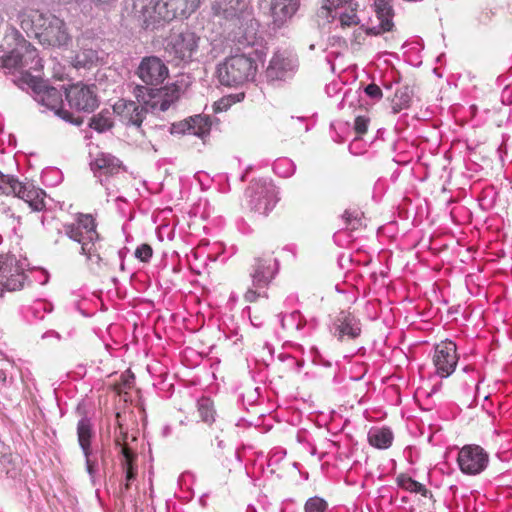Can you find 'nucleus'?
Returning <instances> with one entry per match:
<instances>
[{
  "label": "nucleus",
  "mask_w": 512,
  "mask_h": 512,
  "mask_svg": "<svg viewBox=\"0 0 512 512\" xmlns=\"http://www.w3.org/2000/svg\"><path fill=\"white\" fill-rule=\"evenodd\" d=\"M355 40H356L357 43H360V40L358 39L357 36H355Z\"/></svg>",
  "instance_id": "6e6d98bb"
},
{
  "label": "nucleus",
  "mask_w": 512,
  "mask_h": 512,
  "mask_svg": "<svg viewBox=\"0 0 512 512\" xmlns=\"http://www.w3.org/2000/svg\"><path fill=\"white\" fill-rule=\"evenodd\" d=\"M393 434L388 428L371 429L368 433L369 443L378 449H387L391 446Z\"/></svg>",
  "instance_id": "c756f323"
},
{
  "label": "nucleus",
  "mask_w": 512,
  "mask_h": 512,
  "mask_svg": "<svg viewBox=\"0 0 512 512\" xmlns=\"http://www.w3.org/2000/svg\"><path fill=\"white\" fill-rule=\"evenodd\" d=\"M355 40H356L357 43H360V40L358 39L357 36H355Z\"/></svg>",
  "instance_id": "4d7b16f0"
},
{
  "label": "nucleus",
  "mask_w": 512,
  "mask_h": 512,
  "mask_svg": "<svg viewBox=\"0 0 512 512\" xmlns=\"http://www.w3.org/2000/svg\"><path fill=\"white\" fill-rule=\"evenodd\" d=\"M365 93L372 99L378 100L382 98V90L374 83H371L365 87Z\"/></svg>",
  "instance_id": "c03bdc74"
},
{
  "label": "nucleus",
  "mask_w": 512,
  "mask_h": 512,
  "mask_svg": "<svg viewBox=\"0 0 512 512\" xmlns=\"http://www.w3.org/2000/svg\"><path fill=\"white\" fill-rule=\"evenodd\" d=\"M328 503L321 497L313 496L307 499L304 505V512H325Z\"/></svg>",
  "instance_id": "58836bf2"
},
{
  "label": "nucleus",
  "mask_w": 512,
  "mask_h": 512,
  "mask_svg": "<svg viewBox=\"0 0 512 512\" xmlns=\"http://www.w3.org/2000/svg\"><path fill=\"white\" fill-rule=\"evenodd\" d=\"M412 493H419L422 496L426 497L427 494L429 493V491L426 489V487L423 484L416 482L415 490H413Z\"/></svg>",
  "instance_id": "49530a36"
},
{
  "label": "nucleus",
  "mask_w": 512,
  "mask_h": 512,
  "mask_svg": "<svg viewBox=\"0 0 512 512\" xmlns=\"http://www.w3.org/2000/svg\"><path fill=\"white\" fill-rule=\"evenodd\" d=\"M99 61V52L92 47H83L74 57L73 64L76 68H91Z\"/></svg>",
  "instance_id": "7c9ffc66"
},
{
  "label": "nucleus",
  "mask_w": 512,
  "mask_h": 512,
  "mask_svg": "<svg viewBox=\"0 0 512 512\" xmlns=\"http://www.w3.org/2000/svg\"><path fill=\"white\" fill-rule=\"evenodd\" d=\"M34 32L42 45L51 47H67L71 42V35L63 19L53 14H43L37 11L31 15Z\"/></svg>",
  "instance_id": "7ed1b4c3"
},
{
  "label": "nucleus",
  "mask_w": 512,
  "mask_h": 512,
  "mask_svg": "<svg viewBox=\"0 0 512 512\" xmlns=\"http://www.w3.org/2000/svg\"><path fill=\"white\" fill-rule=\"evenodd\" d=\"M297 60L285 52H277L269 62L266 70L267 78L270 80H284L295 72Z\"/></svg>",
  "instance_id": "f3484780"
},
{
  "label": "nucleus",
  "mask_w": 512,
  "mask_h": 512,
  "mask_svg": "<svg viewBox=\"0 0 512 512\" xmlns=\"http://www.w3.org/2000/svg\"><path fill=\"white\" fill-rule=\"evenodd\" d=\"M13 195L24 200L33 211H41L46 207V193L33 185L20 182V187L16 189Z\"/></svg>",
  "instance_id": "b1692460"
},
{
  "label": "nucleus",
  "mask_w": 512,
  "mask_h": 512,
  "mask_svg": "<svg viewBox=\"0 0 512 512\" xmlns=\"http://www.w3.org/2000/svg\"><path fill=\"white\" fill-rule=\"evenodd\" d=\"M21 81L26 84L25 87L32 89L34 99L40 105L65 121L72 122L70 113L63 109V95L65 94L63 86L60 88L47 86L41 78L32 73L24 74Z\"/></svg>",
  "instance_id": "39448f33"
},
{
  "label": "nucleus",
  "mask_w": 512,
  "mask_h": 512,
  "mask_svg": "<svg viewBox=\"0 0 512 512\" xmlns=\"http://www.w3.org/2000/svg\"><path fill=\"white\" fill-rule=\"evenodd\" d=\"M280 322L282 328L289 332H300L305 326V321L299 311L282 316Z\"/></svg>",
  "instance_id": "473e14b6"
},
{
  "label": "nucleus",
  "mask_w": 512,
  "mask_h": 512,
  "mask_svg": "<svg viewBox=\"0 0 512 512\" xmlns=\"http://www.w3.org/2000/svg\"><path fill=\"white\" fill-rule=\"evenodd\" d=\"M392 0H374L376 18L379 24L365 28L367 35H380L384 32L391 31L393 28V8Z\"/></svg>",
  "instance_id": "aec40b11"
},
{
  "label": "nucleus",
  "mask_w": 512,
  "mask_h": 512,
  "mask_svg": "<svg viewBox=\"0 0 512 512\" xmlns=\"http://www.w3.org/2000/svg\"><path fill=\"white\" fill-rule=\"evenodd\" d=\"M396 482L400 488L408 492H412L413 490H415V485L417 481L405 474H400L397 476Z\"/></svg>",
  "instance_id": "a19ab883"
},
{
  "label": "nucleus",
  "mask_w": 512,
  "mask_h": 512,
  "mask_svg": "<svg viewBox=\"0 0 512 512\" xmlns=\"http://www.w3.org/2000/svg\"><path fill=\"white\" fill-rule=\"evenodd\" d=\"M42 338L43 339L55 338L56 340L59 341L61 339V336H60V334L58 332L51 330V331H47L46 333H44L42 335Z\"/></svg>",
  "instance_id": "09e8293b"
},
{
  "label": "nucleus",
  "mask_w": 512,
  "mask_h": 512,
  "mask_svg": "<svg viewBox=\"0 0 512 512\" xmlns=\"http://www.w3.org/2000/svg\"><path fill=\"white\" fill-rule=\"evenodd\" d=\"M369 123V117L365 115L357 116L354 120V131L356 132V134L359 136L365 134L368 130Z\"/></svg>",
  "instance_id": "ea45409f"
},
{
  "label": "nucleus",
  "mask_w": 512,
  "mask_h": 512,
  "mask_svg": "<svg viewBox=\"0 0 512 512\" xmlns=\"http://www.w3.org/2000/svg\"><path fill=\"white\" fill-rule=\"evenodd\" d=\"M258 28L259 23L255 19H247L246 28L238 38V43L243 45L244 51H249L251 49L261 47L267 52L262 38L257 34Z\"/></svg>",
  "instance_id": "393cba45"
},
{
  "label": "nucleus",
  "mask_w": 512,
  "mask_h": 512,
  "mask_svg": "<svg viewBox=\"0 0 512 512\" xmlns=\"http://www.w3.org/2000/svg\"><path fill=\"white\" fill-rule=\"evenodd\" d=\"M93 435L92 423L89 418L82 417L77 424V437L79 446L85 457L86 471L93 486L98 484L99 465L92 455L91 438Z\"/></svg>",
  "instance_id": "9b49d317"
},
{
  "label": "nucleus",
  "mask_w": 512,
  "mask_h": 512,
  "mask_svg": "<svg viewBox=\"0 0 512 512\" xmlns=\"http://www.w3.org/2000/svg\"><path fill=\"white\" fill-rule=\"evenodd\" d=\"M413 91L408 86H403L399 88L394 96L392 101V111L393 113H399L401 110L407 109L410 107L412 100Z\"/></svg>",
  "instance_id": "2f4dec72"
},
{
  "label": "nucleus",
  "mask_w": 512,
  "mask_h": 512,
  "mask_svg": "<svg viewBox=\"0 0 512 512\" xmlns=\"http://www.w3.org/2000/svg\"><path fill=\"white\" fill-rule=\"evenodd\" d=\"M113 113L124 124L140 127L145 117L146 109L134 101L120 99L114 104Z\"/></svg>",
  "instance_id": "6ab92c4d"
},
{
  "label": "nucleus",
  "mask_w": 512,
  "mask_h": 512,
  "mask_svg": "<svg viewBox=\"0 0 512 512\" xmlns=\"http://www.w3.org/2000/svg\"><path fill=\"white\" fill-rule=\"evenodd\" d=\"M201 0H166L159 2L158 19L187 18L200 6Z\"/></svg>",
  "instance_id": "dca6fc26"
},
{
  "label": "nucleus",
  "mask_w": 512,
  "mask_h": 512,
  "mask_svg": "<svg viewBox=\"0 0 512 512\" xmlns=\"http://www.w3.org/2000/svg\"><path fill=\"white\" fill-rule=\"evenodd\" d=\"M19 187L20 182L16 178L0 171V194L13 195Z\"/></svg>",
  "instance_id": "e433bc0d"
},
{
  "label": "nucleus",
  "mask_w": 512,
  "mask_h": 512,
  "mask_svg": "<svg viewBox=\"0 0 512 512\" xmlns=\"http://www.w3.org/2000/svg\"><path fill=\"white\" fill-rule=\"evenodd\" d=\"M29 262L24 257L14 254H0V289L1 291H16L24 286Z\"/></svg>",
  "instance_id": "0eeeda50"
},
{
  "label": "nucleus",
  "mask_w": 512,
  "mask_h": 512,
  "mask_svg": "<svg viewBox=\"0 0 512 512\" xmlns=\"http://www.w3.org/2000/svg\"><path fill=\"white\" fill-rule=\"evenodd\" d=\"M458 360L457 346L453 341L446 339L435 345L432 362L439 377H449L455 371Z\"/></svg>",
  "instance_id": "ddd939ff"
},
{
  "label": "nucleus",
  "mask_w": 512,
  "mask_h": 512,
  "mask_svg": "<svg viewBox=\"0 0 512 512\" xmlns=\"http://www.w3.org/2000/svg\"><path fill=\"white\" fill-rule=\"evenodd\" d=\"M153 250L150 245L142 244L135 250V257L142 262H148L152 257Z\"/></svg>",
  "instance_id": "79ce46f5"
},
{
  "label": "nucleus",
  "mask_w": 512,
  "mask_h": 512,
  "mask_svg": "<svg viewBox=\"0 0 512 512\" xmlns=\"http://www.w3.org/2000/svg\"><path fill=\"white\" fill-rule=\"evenodd\" d=\"M357 4L354 0L342 3L340 5H331L330 13L328 15L321 13V8L318 10V16L324 18L327 22H331L336 17L339 18L341 27H349L352 25H358L360 22L359 17L356 14Z\"/></svg>",
  "instance_id": "412c9836"
},
{
  "label": "nucleus",
  "mask_w": 512,
  "mask_h": 512,
  "mask_svg": "<svg viewBox=\"0 0 512 512\" xmlns=\"http://www.w3.org/2000/svg\"><path fill=\"white\" fill-rule=\"evenodd\" d=\"M358 143H359V139L358 138H355L349 145V150L352 154H360L361 152L358 150Z\"/></svg>",
  "instance_id": "de8ad7c7"
},
{
  "label": "nucleus",
  "mask_w": 512,
  "mask_h": 512,
  "mask_svg": "<svg viewBox=\"0 0 512 512\" xmlns=\"http://www.w3.org/2000/svg\"><path fill=\"white\" fill-rule=\"evenodd\" d=\"M159 2H164V0L150 1L142 8L139 18L142 21L144 29L154 30L162 26L164 23L172 20L158 19V16H160L158 11Z\"/></svg>",
  "instance_id": "a878e982"
},
{
  "label": "nucleus",
  "mask_w": 512,
  "mask_h": 512,
  "mask_svg": "<svg viewBox=\"0 0 512 512\" xmlns=\"http://www.w3.org/2000/svg\"><path fill=\"white\" fill-rule=\"evenodd\" d=\"M65 235L81 246V254L93 264L100 265L102 258L99 254V234L96 230L95 219L90 214H79L76 221L64 225Z\"/></svg>",
  "instance_id": "f03ea898"
},
{
  "label": "nucleus",
  "mask_w": 512,
  "mask_h": 512,
  "mask_svg": "<svg viewBox=\"0 0 512 512\" xmlns=\"http://www.w3.org/2000/svg\"><path fill=\"white\" fill-rule=\"evenodd\" d=\"M457 463L462 473L478 475L487 468L489 455L479 445H465L458 452Z\"/></svg>",
  "instance_id": "f8f14e48"
},
{
  "label": "nucleus",
  "mask_w": 512,
  "mask_h": 512,
  "mask_svg": "<svg viewBox=\"0 0 512 512\" xmlns=\"http://www.w3.org/2000/svg\"><path fill=\"white\" fill-rule=\"evenodd\" d=\"M66 100L77 111L92 112L98 106V99L93 87L77 83L64 89Z\"/></svg>",
  "instance_id": "4468645a"
},
{
  "label": "nucleus",
  "mask_w": 512,
  "mask_h": 512,
  "mask_svg": "<svg viewBox=\"0 0 512 512\" xmlns=\"http://www.w3.org/2000/svg\"><path fill=\"white\" fill-rule=\"evenodd\" d=\"M7 383V373L5 370H0V384L6 385Z\"/></svg>",
  "instance_id": "8fccbe9b"
},
{
  "label": "nucleus",
  "mask_w": 512,
  "mask_h": 512,
  "mask_svg": "<svg viewBox=\"0 0 512 512\" xmlns=\"http://www.w3.org/2000/svg\"><path fill=\"white\" fill-rule=\"evenodd\" d=\"M199 40L200 38L189 30L173 33L168 39L166 53L177 64L190 63L198 51Z\"/></svg>",
  "instance_id": "9d476101"
},
{
  "label": "nucleus",
  "mask_w": 512,
  "mask_h": 512,
  "mask_svg": "<svg viewBox=\"0 0 512 512\" xmlns=\"http://www.w3.org/2000/svg\"><path fill=\"white\" fill-rule=\"evenodd\" d=\"M91 167L94 175L99 179L101 185L105 187L107 196H115L116 200L121 199L120 196H116L120 182L119 174L122 170L120 160L110 154L101 153L91 163Z\"/></svg>",
  "instance_id": "6e6552de"
},
{
  "label": "nucleus",
  "mask_w": 512,
  "mask_h": 512,
  "mask_svg": "<svg viewBox=\"0 0 512 512\" xmlns=\"http://www.w3.org/2000/svg\"><path fill=\"white\" fill-rule=\"evenodd\" d=\"M199 415L205 423L211 424L215 420L213 402L209 398H201L198 401Z\"/></svg>",
  "instance_id": "c9c22d12"
},
{
  "label": "nucleus",
  "mask_w": 512,
  "mask_h": 512,
  "mask_svg": "<svg viewBox=\"0 0 512 512\" xmlns=\"http://www.w3.org/2000/svg\"><path fill=\"white\" fill-rule=\"evenodd\" d=\"M1 64L9 72L18 74L14 82L22 89L26 86L21 81L24 74L31 73V71H40L43 68L37 49L25 40L5 55L2 58Z\"/></svg>",
  "instance_id": "20e7f679"
},
{
  "label": "nucleus",
  "mask_w": 512,
  "mask_h": 512,
  "mask_svg": "<svg viewBox=\"0 0 512 512\" xmlns=\"http://www.w3.org/2000/svg\"><path fill=\"white\" fill-rule=\"evenodd\" d=\"M355 40H356L357 43H360V40L358 39L357 36H355Z\"/></svg>",
  "instance_id": "5fc2aeb1"
},
{
  "label": "nucleus",
  "mask_w": 512,
  "mask_h": 512,
  "mask_svg": "<svg viewBox=\"0 0 512 512\" xmlns=\"http://www.w3.org/2000/svg\"><path fill=\"white\" fill-rule=\"evenodd\" d=\"M273 170L278 176L289 178L295 173L296 165L289 158H279L274 162Z\"/></svg>",
  "instance_id": "f704fd0d"
},
{
  "label": "nucleus",
  "mask_w": 512,
  "mask_h": 512,
  "mask_svg": "<svg viewBox=\"0 0 512 512\" xmlns=\"http://www.w3.org/2000/svg\"><path fill=\"white\" fill-rule=\"evenodd\" d=\"M470 369L469 366L464 367V371L467 372Z\"/></svg>",
  "instance_id": "864d4df0"
},
{
  "label": "nucleus",
  "mask_w": 512,
  "mask_h": 512,
  "mask_svg": "<svg viewBox=\"0 0 512 512\" xmlns=\"http://www.w3.org/2000/svg\"><path fill=\"white\" fill-rule=\"evenodd\" d=\"M346 227L350 230H356L362 226V212L358 210H345L342 215Z\"/></svg>",
  "instance_id": "4c0bfd02"
},
{
  "label": "nucleus",
  "mask_w": 512,
  "mask_h": 512,
  "mask_svg": "<svg viewBox=\"0 0 512 512\" xmlns=\"http://www.w3.org/2000/svg\"><path fill=\"white\" fill-rule=\"evenodd\" d=\"M112 112L103 110L99 114L94 115L90 121V127L97 132H105L113 126Z\"/></svg>",
  "instance_id": "72a5a7b5"
},
{
  "label": "nucleus",
  "mask_w": 512,
  "mask_h": 512,
  "mask_svg": "<svg viewBox=\"0 0 512 512\" xmlns=\"http://www.w3.org/2000/svg\"><path fill=\"white\" fill-rule=\"evenodd\" d=\"M122 459L121 465L125 473V485L124 489L128 490L130 483L136 479L137 468L134 465L135 455L127 447L121 448Z\"/></svg>",
  "instance_id": "cd10ccee"
},
{
  "label": "nucleus",
  "mask_w": 512,
  "mask_h": 512,
  "mask_svg": "<svg viewBox=\"0 0 512 512\" xmlns=\"http://www.w3.org/2000/svg\"><path fill=\"white\" fill-rule=\"evenodd\" d=\"M8 461V454L0 449V463Z\"/></svg>",
  "instance_id": "3c124183"
},
{
  "label": "nucleus",
  "mask_w": 512,
  "mask_h": 512,
  "mask_svg": "<svg viewBox=\"0 0 512 512\" xmlns=\"http://www.w3.org/2000/svg\"><path fill=\"white\" fill-rule=\"evenodd\" d=\"M299 8V0H273L272 13L274 17L283 20L292 17Z\"/></svg>",
  "instance_id": "c85d7f7f"
},
{
  "label": "nucleus",
  "mask_w": 512,
  "mask_h": 512,
  "mask_svg": "<svg viewBox=\"0 0 512 512\" xmlns=\"http://www.w3.org/2000/svg\"><path fill=\"white\" fill-rule=\"evenodd\" d=\"M137 75L145 84L157 86L168 77L169 70L160 58L148 56L141 60Z\"/></svg>",
  "instance_id": "2eb2a0df"
},
{
  "label": "nucleus",
  "mask_w": 512,
  "mask_h": 512,
  "mask_svg": "<svg viewBox=\"0 0 512 512\" xmlns=\"http://www.w3.org/2000/svg\"><path fill=\"white\" fill-rule=\"evenodd\" d=\"M349 1L350 0H324L321 6V13L328 15L330 13L331 5H340Z\"/></svg>",
  "instance_id": "a18cd8bd"
},
{
  "label": "nucleus",
  "mask_w": 512,
  "mask_h": 512,
  "mask_svg": "<svg viewBox=\"0 0 512 512\" xmlns=\"http://www.w3.org/2000/svg\"><path fill=\"white\" fill-rule=\"evenodd\" d=\"M247 8V0H217L213 5L214 13L216 15H223L226 19H247L249 16Z\"/></svg>",
  "instance_id": "5701e85b"
},
{
  "label": "nucleus",
  "mask_w": 512,
  "mask_h": 512,
  "mask_svg": "<svg viewBox=\"0 0 512 512\" xmlns=\"http://www.w3.org/2000/svg\"><path fill=\"white\" fill-rule=\"evenodd\" d=\"M178 97L179 91L177 88L166 89L165 92H160L157 96L152 97L150 107L153 110L167 111Z\"/></svg>",
  "instance_id": "bb28decb"
},
{
  "label": "nucleus",
  "mask_w": 512,
  "mask_h": 512,
  "mask_svg": "<svg viewBox=\"0 0 512 512\" xmlns=\"http://www.w3.org/2000/svg\"><path fill=\"white\" fill-rule=\"evenodd\" d=\"M211 129V120L206 115H196L188 120L173 124V132L191 134L203 138Z\"/></svg>",
  "instance_id": "4be33fe9"
},
{
  "label": "nucleus",
  "mask_w": 512,
  "mask_h": 512,
  "mask_svg": "<svg viewBox=\"0 0 512 512\" xmlns=\"http://www.w3.org/2000/svg\"><path fill=\"white\" fill-rule=\"evenodd\" d=\"M142 89H143V87H138V89H137V90H138L139 92H141V91H142Z\"/></svg>",
  "instance_id": "13d9d810"
},
{
  "label": "nucleus",
  "mask_w": 512,
  "mask_h": 512,
  "mask_svg": "<svg viewBox=\"0 0 512 512\" xmlns=\"http://www.w3.org/2000/svg\"><path fill=\"white\" fill-rule=\"evenodd\" d=\"M331 331L340 341L345 338L355 339L361 333L360 321L352 313L341 311L334 320Z\"/></svg>",
  "instance_id": "a211bd4d"
},
{
  "label": "nucleus",
  "mask_w": 512,
  "mask_h": 512,
  "mask_svg": "<svg viewBox=\"0 0 512 512\" xmlns=\"http://www.w3.org/2000/svg\"><path fill=\"white\" fill-rule=\"evenodd\" d=\"M277 271V260L271 255L256 258L250 271L252 287L246 291L245 300L255 302L259 297H267L265 288L271 283Z\"/></svg>",
  "instance_id": "423d86ee"
},
{
  "label": "nucleus",
  "mask_w": 512,
  "mask_h": 512,
  "mask_svg": "<svg viewBox=\"0 0 512 512\" xmlns=\"http://www.w3.org/2000/svg\"><path fill=\"white\" fill-rule=\"evenodd\" d=\"M266 57L265 49L258 47L227 57L217 66L219 82L225 86H239L254 81Z\"/></svg>",
  "instance_id": "f257e3e1"
},
{
  "label": "nucleus",
  "mask_w": 512,
  "mask_h": 512,
  "mask_svg": "<svg viewBox=\"0 0 512 512\" xmlns=\"http://www.w3.org/2000/svg\"><path fill=\"white\" fill-rule=\"evenodd\" d=\"M68 2H75L77 4H81L83 2H85L86 0H67Z\"/></svg>",
  "instance_id": "603ef678"
},
{
  "label": "nucleus",
  "mask_w": 512,
  "mask_h": 512,
  "mask_svg": "<svg viewBox=\"0 0 512 512\" xmlns=\"http://www.w3.org/2000/svg\"><path fill=\"white\" fill-rule=\"evenodd\" d=\"M233 103L232 96L223 97L214 103L213 109L216 113L227 111Z\"/></svg>",
  "instance_id": "37998d69"
},
{
  "label": "nucleus",
  "mask_w": 512,
  "mask_h": 512,
  "mask_svg": "<svg viewBox=\"0 0 512 512\" xmlns=\"http://www.w3.org/2000/svg\"><path fill=\"white\" fill-rule=\"evenodd\" d=\"M248 203L251 210L267 215L278 202V191L270 180L252 181L246 190Z\"/></svg>",
  "instance_id": "1a4fd4ad"
}]
</instances>
